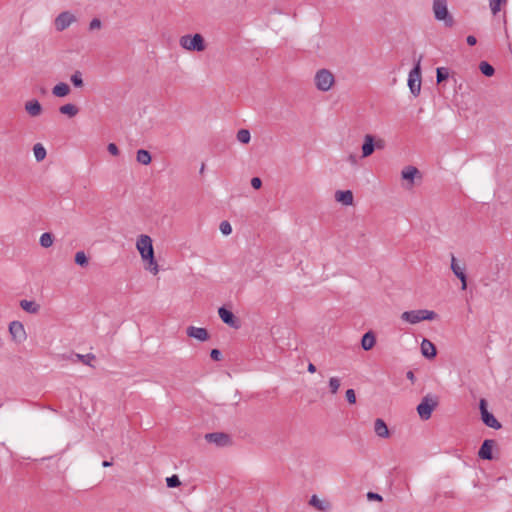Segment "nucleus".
I'll list each match as a JSON object with an SVG mask.
<instances>
[{
	"label": "nucleus",
	"instance_id": "f257e3e1",
	"mask_svg": "<svg viewBox=\"0 0 512 512\" xmlns=\"http://www.w3.org/2000/svg\"><path fill=\"white\" fill-rule=\"evenodd\" d=\"M136 248L144 262L148 263V269L156 275L159 271L158 264L154 257L152 239L148 235H140L136 241Z\"/></svg>",
	"mask_w": 512,
	"mask_h": 512
},
{
	"label": "nucleus",
	"instance_id": "f03ea898",
	"mask_svg": "<svg viewBox=\"0 0 512 512\" xmlns=\"http://www.w3.org/2000/svg\"><path fill=\"white\" fill-rule=\"evenodd\" d=\"M386 146V142L383 138L377 137L373 134H366L363 137V143L361 146V157L367 158L371 156L375 150H383Z\"/></svg>",
	"mask_w": 512,
	"mask_h": 512
},
{
	"label": "nucleus",
	"instance_id": "7ed1b4c3",
	"mask_svg": "<svg viewBox=\"0 0 512 512\" xmlns=\"http://www.w3.org/2000/svg\"><path fill=\"white\" fill-rule=\"evenodd\" d=\"M433 13L437 21L444 22L446 27H452L454 25L453 16L448 10L446 0H433Z\"/></svg>",
	"mask_w": 512,
	"mask_h": 512
},
{
	"label": "nucleus",
	"instance_id": "20e7f679",
	"mask_svg": "<svg viewBox=\"0 0 512 512\" xmlns=\"http://www.w3.org/2000/svg\"><path fill=\"white\" fill-rule=\"evenodd\" d=\"M436 316L434 311L419 309L403 312L401 319L410 324H417L423 320H434Z\"/></svg>",
	"mask_w": 512,
	"mask_h": 512
},
{
	"label": "nucleus",
	"instance_id": "39448f33",
	"mask_svg": "<svg viewBox=\"0 0 512 512\" xmlns=\"http://www.w3.org/2000/svg\"><path fill=\"white\" fill-rule=\"evenodd\" d=\"M180 46L188 51L201 52L205 50V42L202 35L196 33L194 35H184L179 40Z\"/></svg>",
	"mask_w": 512,
	"mask_h": 512
},
{
	"label": "nucleus",
	"instance_id": "423d86ee",
	"mask_svg": "<svg viewBox=\"0 0 512 512\" xmlns=\"http://www.w3.org/2000/svg\"><path fill=\"white\" fill-rule=\"evenodd\" d=\"M315 86L319 91H329L335 83V77L328 69H320L314 77Z\"/></svg>",
	"mask_w": 512,
	"mask_h": 512
},
{
	"label": "nucleus",
	"instance_id": "0eeeda50",
	"mask_svg": "<svg viewBox=\"0 0 512 512\" xmlns=\"http://www.w3.org/2000/svg\"><path fill=\"white\" fill-rule=\"evenodd\" d=\"M421 59H419L414 68L409 72L408 75V86L410 92L414 96H418L421 90V67H420Z\"/></svg>",
	"mask_w": 512,
	"mask_h": 512
},
{
	"label": "nucleus",
	"instance_id": "6e6552de",
	"mask_svg": "<svg viewBox=\"0 0 512 512\" xmlns=\"http://www.w3.org/2000/svg\"><path fill=\"white\" fill-rule=\"evenodd\" d=\"M438 402L435 397H432L430 395H426L423 397L422 401L417 406V412L421 419L428 420L433 410L436 408Z\"/></svg>",
	"mask_w": 512,
	"mask_h": 512
},
{
	"label": "nucleus",
	"instance_id": "1a4fd4ad",
	"mask_svg": "<svg viewBox=\"0 0 512 512\" xmlns=\"http://www.w3.org/2000/svg\"><path fill=\"white\" fill-rule=\"evenodd\" d=\"M450 268L453 274L461 281V289L465 290L467 288L466 265L459 262L457 258L452 255Z\"/></svg>",
	"mask_w": 512,
	"mask_h": 512
},
{
	"label": "nucleus",
	"instance_id": "9d476101",
	"mask_svg": "<svg viewBox=\"0 0 512 512\" xmlns=\"http://www.w3.org/2000/svg\"><path fill=\"white\" fill-rule=\"evenodd\" d=\"M9 333L12 340L17 344L23 343L27 338L24 325L20 321H12L9 324Z\"/></svg>",
	"mask_w": 512,
	"mask_h": 512
},
{
	"label": "nucleus",
	"instance_id": "9b49d317",
	"mask_svg": "<svg viewBox=\"0 0 512 512\" xmlns=\"http://www.w3.org/2000/svg\"><path fill=\"white\" fill-rule=\"evenodd\" d=\"M479 406H480V411H481V418H482V421L484 422V424L493 429L501 428V424L499 423V421L494 417V415L492 413H490L487 410V407H486L487 404L484 399L480 400Z\"/></svg>",
	"mask_w": 512,
	"mask_h": 512
},
{
	"label": "nucleus",
	"instance_id": "f8f14e48",
	"mask_svg": "<svg viewBox=\"0 0 512 512\" xmlns=\"http://www.w3.org/2000/svg\"><path fill=\"white\" fill-rule=\"evenodd\" d=\"M76 20L75 16L68 12L60 13L55 19V27L58 31H63L68 28Z\"/></svg>",
	"mask_w": 512,
	"mask_h": 512
},
{
	"label": "nucleus",
	"instance_id": "ddd939ff",
	"mask_svg": "<svg viewBox=\"0 0 512 512\" xmlns=\"http://www.w3.org/2000/svg\"><path fill=\"white\" fill-rule=\"evenodd\" d=\"M494 445H495L494 440H492V439L484 440V442L482 443V445L479 449L478 456L484 460L493 459L492 450H493Z\"/></svg>",
	"mask_w": 512,
	"mask_h": 512
},
{
	"label": "nucleus",
	"instance_id": "4468645a",
	"mask_svg": "<svg viewBox=\"0 0 512 512\" xmlns=\"http://www.w3.org/2000/svg\"><path fill=\"white\" fill-rule=\"evenodd\" d=\"M218 314L225 324L233 328H238V321L230 310L226 309L225 307H220Z\"/></svg>",
	"mask_w": 512,
	"mask_h": 512
},
{
	"label": "nucleus",
	"instance_id": "2eb2a0df",
	"mask_svg": "<svg viewBox=\"0 0 512 512\" xmlns=\"http://www.w3.org/2000/svg\"><path fill=\"white\" fill-rule=\"evenodd\" d=\"M189 337L195 338L199 341H206L209 338L208 331L205 328L189 326L186 330Z\"/></svg>",
	"mask_w": 512,
	"mask_h": 512
},
{
	"label": "nucleus",
	"instance_id": "dca6fc26",
	"mask_svg": "<svg viewBox=\"0 0 512 512\" xmlns=\"http://www.w3.org/2000/svg\"><path fill=\"white\" fill-rule=\"evenodd\" d=\"M205 438L209 443H214L217 446H225L229 443V437L224 433H208Z\"/></svg>",
	"mask_w": 512,
	"mask_h": 512
},
{
	"label": "nucleus",
	"instance_id": "f3484780",
	"mask_svg": "<svg viewBox=\"0 0 512 512\" xmlns=\"http://www.w3.org/2000/svg\"><path fill=\"white\" fill-rule=\"evenodd\" d=\"M335 200L345 206L353 204V193L350 190H338L335 192Z\"/></svg>",
	"mask_w": 512,
	"mask_h": 512
},
{
	"label": "nucleus",
	"instance_id": "a211bd4d",
	"mask_svg": "<svg viewBox=\"0 0 512 512\" xmlns=\"http://www.w3.org/2000/svg\"><path fill=\"white\" fill-rule=\"evenodd\" d=\"M42 106L36 99L29 100L25 103V111L31 117H37L42 113Z\"/></svg>",
	"mask_w": 512,
	"mask_h": 512
},
{
	"label": "nucleus",
	"instance_id": "6ab92c4d",
	"mask_svg": "<svg viewBox=\"0 0 512 512\" xmlns=\"http://www.w3.org/2000/svg\"><path fill=\"white\" fill-rule=\"evenodd\" d=\"M421 352L422 355L428 359L434 358L436 356V348L434 344L427 339L422 340Z\"/></svg>",
	"mask_w": 512,
	"mask_h": 512
},
{
	"label": "nucleus",
	"instance_id": "aec40b11",
	"mask_svg": "<svg viewBox=\"0 0 512 512\" xmlns=\"http://www.w3.org/2000/svg\"><path fill=\"white\" fill-rule=\"evenodd\" d=\"M375 343H376L375 335L373 334L372 331H368L362 337L361 347L365 351H368V350H371L374 347Z\"/></svg>",
	"mask_w": 512,
	"mask_h": 512
},
{
	"label": "nucleus",
	"instance_id": "412c9836",
	"mask_svg": "<svg viewBox=\"0 0 512 512\" xmlns=\"http://www.w3.org/2000/svg\"><path fill=\"white\" fill-rule=\"evenodd\" d=\"M374 431L381 438H387L389 436V430L386 423L378 418L374 423Z\"/></svg>",
	"mask_w": 512,
	"mask_h": 512
},
{
	"label": "nucleus",
	"instance_id": "4be33fe9",
	"mask_svg": "<svg viewBox=\"0 0 512 512\" xmlns=\"http://www.w3.org/2000/svg\"><path fill=\"white\" fill-rule=\"evenodd\" d=\"M69 92H70V87L65 82H60L52 88V94L55 97H60V98L65 97L69 94Z\"/></svg>",
	"mask_w": 512,
	"mask_h": 512
},
{
	"label": "nucleus",
	"instance_id": "5701e85b",
	"mask_svg": "<svg viewBox=\"0 0 512 512\" xmlns=\"http://www.w3.org/2000/svg\"><path fill=\"white\" fill-rule=\"evenodd\" d=\"M20 307L30 314H36L40 309L39 304H37L35 301H30L26 299L20 301Z\"/></svg>",
	"mask_w": 512,
	"mask_h": 512
},
{
	"label": "nucleus",
	"instance_id": "b1692460",
	"mask_svg": "<svg viewBox=\"0 0 512 512\" xmlns=\"http://www.w3.org/2000/svg\"><path fill=\"white\" fill-rule=\"evenodd\" d=\"M419 173L418 169L414 166H407L405 167L402 172L401 176L404 180H408L411 185L414 183L415 176Z\"/></svg>",
	"mask_w": 512,
	"mask_h": 512
},
{
	"label": "nucleus",
	"instance_id": "393cba45",
	"mask_svg": "<svg viewBox=\"0 0 512 512\" xmlns=\"http://www.w3.org/2000/svg\"><path fill=\"white\" fill-rule=\"evenodd\" d=\"M136 160L142 165H148L151 163V154L145 149H139L136 153Z\"/></svg>",
	"mask_w": 512,
	"mask_h": 512
},
{
	"label": "nucleus",
	"instance_id": "a878e982",
	"mask_svg": "<svg viewBox=\"0 0 512 512\" xmlns=\"http://www.w3.org/2000/svg\"><path fill=\"white\" fill-rule=\"evenodd\" d=\"M59 111H60V113H62L64 115H67L69 117H74L78 114L79 109L77 108L76 105H74L72 103H68V104L62 105L59 108Z\"/></svg>",
	"mask_w": 512,
	"mask_h": 512
},
{
	"label": "nucleus",
	"instance_id": "bb28decb",
	"mask_svg": "<svg viewBox=\"0 0 512 512\" xmlns=\"http://www.w3.org/2000/svg\"><path fill=\"white\" fill-rule=\"evenodd\" d=\"M34 157L37 162L43 161L46 157V149L41 143H36L33 147Z\"/></svg>",
	"mask_w": 512,
	"mask_h": 512
},
{
	"label": "nucleus",
	"instance_id": "cd10ccee",
	"mask_svg": "<svg viewBox=\"0 0 512 512\" xmlns=\"http://www.w3.org/2000/svg\"><path fill=\"white\" fill-rule=\"evenodd\" d=\"M54 237L51 233L45 232L40 236L39 243L44 248H49L53 245Z\"/></svg>",
	"mask_w": 512,
	"mask_h": 512
},
{
	"label": "nucleus",
	"instance_id": "c85d7f7f",
	"mask_svg": "<svg viewBox=\"0 0 512 512\" xmlns=\"http://www.w3.org/2000/svg\"><path fill=\"white\" fill-rule=\"evenodd\" d=\"M479 69L481 71V73L487 77H491L494 75L495 73V70L493 68L492 65H490L488 62L486 61H482L480 62L479 64Z\"/></svg>",
	"mask_w": 512,
	"mask_h": 512
},
{
	"label": "nucleus",
	"instance_id": "c756f323",
	"mask_svg": "<svg viewBox=\"0 0 512 512\" xmlns=\"http://www.w3.org/2000/svg\"><path fill=\"white\" fill-rule=\"evenodd\" d=\"M507 0H489V6L492 14L495 16L501 10V5L506 4Z\"/></svg>",
	"mask_w": 512,
	"mask_h": 512
},
{
	"label": "nucleus",
	"instance_id": "7c9ffc66",
	"mask_svg": "<svg viewBox=\"0 0 512 512\" xmlns=\"http://www.w3.org/2000/svg\"><path fill=\"white\" fill-rule=\"evenodd\" d=\"M82 72L81 71H75L71 77H70V81L71 83L73 84L74 87L76 88H81L83 86V78H82Z\"/></svg>",
	"mask_w": 512,
	"mask_h": 512
},
{
	"label": "nucleus",
	"instance_id": "2f4dec72",
	"mask_svg": "<svg viewBox=\"0 0 512 512\" xmlns=\"http://www.w3.org/2000/svg\"><path fill=\"white\" fill-rule=\"evenodd\" d=\"M310 504L316 507L320 511H325L328 507L327 502L320 500L316 495H313L310 499Z\"/></svg>",
	"mask_w": 512,
	"mask_h": 512
},
{
	"label": "nucleus",
	"instance_id": "473e14b6",
	"mask_svg": "<svg viewBox=\"0 0 512 512\" xmlns=\"http://www.w3.org/2000/svg\"><path fill=\"white\" fill-rule=\"evenodd\" d=\"M449 77V70L446 67H438L436 70L437 83H441Z\"/></svg>",
	"mask_w": 512,
	"mask_h": 512
},
{
	"label": "nucleus",
	"instance_id": "72a5a7b5",
	"mask_svg": "<svg viewBox=\"0 0 512 512\" xmlns=\"http://www.w3.org/2000/svg\"><path fill=\"white\" fill-rule=\"evenodd\" d=\"M74 260H75V263L79 266L85 267L88 265V258L84 251H78L75 254Z\"/></svg>",
	"mask_w": 512,
	"mask_h": 512
},
{
	"label": "nucleus",
	"instance_id": "f704fd0d",
	"mask_svg": "<svg viewBox=\"0 0 512 512\" xmlns=\"http://www.w3.org/2000/svg\"><path fill=\"white\" fill-rule=\"evenodd\" d=\"M251 139L250 132L247 129H241L237 132V140L243 144L249 143Z\"/></svg>",
	"mask_w": 512,
	"mask_h": 512
},
{
	"label": "nucleus",
	"instance_id": "c9c22d12",
	"mask_svg": "<svg viewBox=\"0 0 512 512\" xmlns=\"http://www.w3.org/2000/svg\"><path fill=\"white\" fill-rule=\"evenodd\" d=\"M340 387V380L337 377H331L329 380V388L332 394L337 393Z\"/></svg>",
	"mask_w": 512,
	"mask_h": 512
},
{
	"label": "nucleus",
	"instance_id": "e433bc0d",
	"mask_svg": "<svg viewBox=\"0 0 512 512\" xmlns=\"http://www.w3.org/2000/svg\"><path fill=\"white\" fill-rule=\"evenodd\" d=\"M219 229L223 235H230L232 233L231 224L228 221H222L220 223Z\"/></svg>",
	"mask_w": 512,
	"mask_h": 512
},
{
	"label": "nucleus",
	"instance_id": "4c0bfd02",
	"mask_svg": "<svg viewBox=\"0 0 512 512\" xmlns=\"http://www.w3.org/2000/svg\"><path fill=\"white\" fill-rule=\"evenodd\" d=\"M167 486L170 488H175L180 485V480L177 475H172L166 479Z\"/></svg>",
	"mask_w": 512,
	"mask_h": 512
},
{
	"label": "nucleus",
	"instance_id": "58836bf2",
	"mask_svg": "<svg viewBox=\"0 0 512 512\" xmlns=\"http://www.w3.org/2000/svg\"><path fill=\"white\" fill-rule=\"evenodd\" d=\"M345 396H346L347 401L350 404H354L356 402V394H355V391L353 389H348L346 391Z\"/></svg>",
	"mask_w": 512,
	"mask_h": 512
},
{
	"label": "nucleus",
	"instance_id": "ea45409f",
	"mask_svg": "<svg viewBox=\"0 0 512 512\" xmlns=\"http://www.w3.org/2000/svg\"><path fill=\"white\" fill-rule=\"evenodd\" d=\"M77 357L85 364H90V361L95 359V356L93 354H86V355H81V354H77Z\"/></svg>",
	"mask_w": 512,
	"mask_h": 512
},
{
	"label": "nucleus",
	"instance_id": "a19ab883",
	"mask_svg": "<svg viewBox=\"0 0 512 512\" xmlns=\"http://www.w3.org/2000/svg\"><path fill=\"white\" fill-rule=\"evenodd\" d=\"M107 150L113 156H117L119 154V149L115 143H109Z\"/></svg>",
	"mask_w": 512,
	"mask_h": 512
},
{
	"label": "nucleus",
	"instance_id": "79ce46f5",
	"mask_svg": "<svg viewBox=\"0 0 512 512\" xmlns=\"http://www.w3.org/2000/svg\"><path fill=\"white\" fill-rule=\"evenodd\" d=\"M367 498L370 501H382L383 500L382 496L375 492H368Z\"/></svg>",
	"mask_w": 512,
	"mask_h": 512
},
{
	"label": "nucleus",
	"instance_id": "37998d69",
	"mask_svg": "<svg viewBox=\"0 0 512 512\" xmlns=\"http://www.w3.org/2000/svg\"><path fill=\"white\" fill-rule=\"evenodd\" d=\"M210 357L214 360V361H219L221 360V357H222V353L220 350L218 349H212L211 352H210Z\"/></svg>",
	"mask_w": 512,
	"mask_h": 512
},
{
	"label": "nucleus",
	"instance_id": "c03bdc74",
	"mask_svg": "<svg viewBox=\"0 0 512 512\" xmlns=\"http://www.w3.org/2000/svg\"><path fill=\"white\" fill-rule=\"evenodd\" d=\"M100 27H101V21L98 18H94L91 20V22L89 24L90 30H96V29H99Z\"/></svg>",
	"mask_w": 512,
	"mask_h": 512
},
{
	"label": "nucleus",
	"instance_id": "a18cd8bd",
	"mask_svg": "<svg viewBox=\"0 0 512 512\" xmlns=\"http://www.w3.org/2000/svg\"><path fill=\"white\" fill-rule=\"evenodd\" d=\"M262 185V181L259 177H253L251 179V186L254 188V189H259Z\"/></svg>",
	"mask_w": 512,
	"mask_h": 512
},
{
	"label": "nucleus",
	"instance_id": "49530a36",
	"mask_svg": "<svg viewBox=\"0 0 512 512\" xmlns=\"http://www.w3.org/2000/svg\"><path fill=\"white\" fill-rule=\"evenodd\" d=\"M466 42H467V44H468V45H470V46H474V45L477 43V39H476V37H475V36H473V35H469V36H467V38H466Z\"/></svg>",
	"mask_w": 512,
	"mask_h": 512
},
{
	"label": "nucleus",
	"instance_id": "de8ad7c7",
	"mask_svg": "<svg viewBox=\"0 0 512 512\" xmlns=\"http://www.w3.org/2000/svg\"><path fill=\"white\" fill-rule=\"evenodd\" d=\"M307 370H308L310 373H315V372H316V367H315V365H314V364L309 363Z\"/></svg>",
	"mask_w": 512,
	"mask_h": 512
},
{
	"label": "nucleus",
	"instance_id": "09e8293b",
	"mask_svg": "<svg viewBox=\"0 0 512 512\" xmlns=\"http://www.w3.org/2000/svg\"><path fill=\"white\" fill-rule=\"evenodd\" d=\"M406 376H407V378H408L410 381L414 382V380H415V376H414V373H413L412 371H408V372H407V374H406Z\"/></svg>",
	"mask_w": 512,
	"mask_h": 512
},
{
	"label": "nucleus",
	"instance_id": "8fccbe9b",
	"mask_svg": "<svg viewBox=\"0 0 512 512\" xmlns=\"http://www.w3.org/2000/svg\"><path fill=\"white\" fill-rule=\"evenodd\" d=\"M102 465H103V467H109L112 465V463L110 461L105 460V461H103Z\"/></svg>",
	"mask_w": 512,
	"mask_h": 512
},
{
	"label": "nucleus",
	"instance_id": "3c124183",
	"mask_svg": "<svg viewBox=\"0 0 512 512\" xmlns=\"http://www.w3.org/2000/svg\"><path fill=\"white\" fill-rule=\"evenodd\" d=\"M204 171V164L201 166L200 172L202 173Z\"/></svg>",
	"mask_w": 512,
	"mask_h": 512
}]
</instances>
